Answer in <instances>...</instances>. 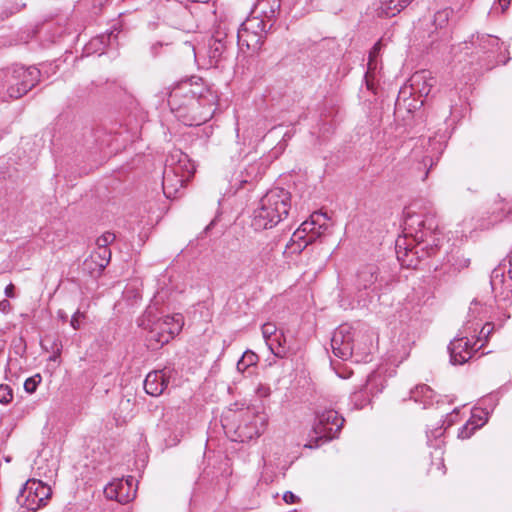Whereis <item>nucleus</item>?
<instances>
[{"label": "nucleus", "mask_w": 512, "mask_h": 512, "mask_svg": "<svg viewBox=\"0 0 512 512\" xmlns=\"http://www.w3.org/2000/svg\"><path fill=\"white\" fill-rule=\"evenodd\" d=\"M403 235L395 242L397 259L403 267L416 268L424 256L439 249L441 232L433 215H420L406 209Z\"/></svg>", "instance_id": "obj_1"}, {"label": "nucleus", "mask_w": 512, "mask_h": 512, "mask_svg": "<svg viewBox=\"0 0 512 512\" xmlns=\"http://www.w3.org/2000/svg\"><path fill=\"white\" fill-rule=\"evenodd\" d=\"M201 79H187L176 84L168 93V105L175 117L186 126H199L208 121L209 106L196 116H189L190 105L197 104V97H201L209 88L199 82Z\"/></svg>", "instance_id": "obj_2"}, {"label": "nucleus", "mask_w": 512, "mask_h": 512, "mask_svg": "<svg viewBox=\"0 0 512 512\" xmlns=\"http://www.w3.org/2000/svg\"><path fill=\"white\" fill-rule=\"evenodd\" d=\"M291 194L283 188H273L260 199L251 215V227L256 231L271 229L287 217Z\"/></svg>", "instance_id": "obj_3"}, {"label": "nucleus", "mask_w": 512, "mask_h": 512, "mask_svg": "<svg viewBox=\"0 0 512 512\" xmlns=\"http://www.w3.org/2000/svg\"><path fill=\"white\" fill-rule=\"evenodd\" d=\"M138 325L147 331V346L156 350L179 334L183 326V317L180 314L159 316L157 309L150 306L138 319Z\"/></svg>", "instance_id": "obj_4"}, {"label": "nucleus", "mask_w": 512, "mask_h": 512, "mask_svg": "<svg viewBox=\"0 0 512 512\" xmlns=\"http://www.w3.org/2000/svg\"><path fill=\"white\" fill-rule=\"evenodd\" d=\"M266 425V415L250 409L226 416L222 423L231 440L242 443L259 437L264 432Z\"/></svg>", "instance_id": "obj_5"}, {"label": "nucleus", "mask_w": 512, "mask_h": 512, "mask_svg": "<svg viewBox=\"0 0 512 512\" xmlns=\"http://www.w3.org/2000/svg\"><path fill=\"white\" fill-rule=\"evenodd\" d=\"M194 171V165L187 154L180 150L172 151L166 159L163 171L164 195L169 199L176 198Z\"/></svg>", "instance_id": "obj_6"}, {"label": "nucleus", "mask_w": 512, "mask_h": 512, "mask_svg": "<svg viewBox=\"0 0 512 512\" xmlns=\"http://www.w3.org/2000/svg\"><path fill=\"white\" fill-rule=\"evenodd\" d=\"M275 259L274 246L271 243L250 242L240 251L239 275L253 278L262 273Z\"/></svg>", "instance_id": "obj_7"}, {"label": "nucleus", "mask_w": 512, "mask_h": 512, "mask_svg": "<svg viewBox=\"0 0 512 512\" xmlns=\"http://www.w3.org/2000/svg\"><path fill=\"white\" fill-rule=\"evenodd\" d=\"M327 216L322 212H314L310 218L304 221L293 233L287 243L284 254L286 256L300 254L308 245L320 238L328 229Z\"/></svg>", "instance_id": "obj_8"}, {"label": "nucleus", "mask_w": 512, "mask_h": 512, "mask_svg": "<svg viewBox=\"0 0 512 512\" xmlns=\"http://www.w3.org/2000/svg\"><path fill=\"white\" fill-rule=\"evenodd\" d=\"M7 85L14 99L27 94L40 81V70L35 66L13 65L4 69Z\"/></svg>", "instance_id": "obj_9"}, {"label": "nucleus", "mask_w": 512, "mask_h": 512, "mask_svg": "<svg viewBox=\"0 0 512 512\" xmlns=\"http://www.w3.org/2000/svg\"><path fill=\"white\" fill-rule=\"evenodd\" d=\"M269 30V23L259 16L247 18L237 30V41L240 48L246 47L258 51Z\"/></svg>", "instance_id": "obj_10"}, {"label": "nucleus", "mask_w": 512, "mask_h": 512, "mask_svg": "<svg viewBox=\"0 0 512 512\" xmlns=\"http://www.w3.org/2000/svg\"><path fill=\"white\" fill-rule=\"evenodd\" d=\"M344 418L334 409L318 410L316 412L313 430L320 439L332 440L342 429Z\"/></svg>", "instance_id": "obj_11"}, {"label": "nucleus", "mask_w": 512, "mask_h": 512, "mask_svg": "<svg viewBox=\"0 0 512 512\" xmlns=\"http://www.w3.org/2000/svg\"><path fill=\"white\" fill-rule=\"evenodd\" d=\"M355 331L348 324H342L335 329L331 338L333 354L341 359L348 360L354 352Z\"/></svg>", "instance_id": "obj_12"}, {"label": "nucleus", "mask_w": 512, "mask_h": 512, "mask_svg": "<svg viewBox=\"0 0 512 512\" xmlns=\"http://www.w3.org/2000/svg\"><path fill=\"white\" fill-rule=\"evenodd\" d=\"M475 342L473 345L468 339L467 335L460 338L453 339L448 345L450 353V362L453 365L464 364L467 362L479 348L476 347Z\"/></svg>", "instance_id": "obj_13"}, {"label": "nucleus", "mask_w": 512, "mask_h": 512, "mask_svg": "<svg viewBox=\"0 0 512 512\" xmlns=\"http://www.w3.org/2000/svg\"><path fill=\"white\" fill-rule=\"evenodd\" d=\"M409 83L410 94L422 98L430 94L431 89L436 84V79L432 76L430 71L421 70L411 76Z\"/></svg>", "instance_id": "obj_14"}, {"label": "nucleus", "mask_w": 512, "mask_h": 512, "mask_svg": "<svg viewBox=\"0 0 512 512\" xmlns=\"http://www.w3.org/2000/svg\"><path fill=\"white\" fill-rule=\"evenodd\" d=\"M379 269L374 264L362 266L356 274L355 287L361 292L362 290H376V282L378 280Z\"/></svg>", "instance_id": "obj_15"}, {"label": "nucleus", "mask_w": 512, "mask_h": 512, "mask_svg": "<svg viewBox=\"0 0 512 512\" xmlns=\"http://www.w3.org/2000/svg\"><path fill=\"white\" fill-rule=\"evenodd\" d=\"M169 378L166 369L152 371L144 380L145 392L153 397L160 396L167 388Z\"/></svg>", "instance_id": "obj_16"}, {"label": "nucleus", "mask_w": 512, "mask_h": 512, "mask_svg": "<svg viewBox=\"0 0 512 512\" xmlns=\"http://www.w3.org/2000/svg\"><path fill=\"white\" fill-rule=\"evenodd\" d=\"M218 103V94L212 88H208L205 93L202 94L201 97H197V104L190 105L188 110L189 116H196L206 109L205 107L209 106V116L208 120H210L217 109Z\"/></svg>", "instance_id": "obj_17"}, {"label": "nucleus", "mask_w": 512, "mask_h": 512, "mask_svg": "<svg viewBox=\"0 0 512 512\" xmlns=\"http://www.w3.org/2000/svg\"><path fill=\"white\" fill-rule=\"evenodd\" d=\"M280 7L281 0H258L253 13L269 23V29H271L279 14Z\"/></svg>", "instance_id": "obj_18"}, {"label": "nucleus", "mask_w": 512, "mask_h": 512, "mask_svg": "<svg viewBox=\"0 0 512 512\" xmlns=\"http://www.w3.org/2000/svg\"><path fill=\"white\" fill-rule=\"evenodd\" d=\"M33 479H29L23 485V488L20 490L17 496V503L21 507H25L26 509L36 512L41 508L40 504L37 501V487L32 485Z\"/></svg>", "instance_id": "obj_19"}, {"label": "nucleus", "mask_w": 512, "mask_h": 512, "mask_svg": "<svg viewBox=\"0 0 512 512\" xmlns=\"http://www.w3.org/2000/svg\"><path fill=\"white\" fill-rule=\"evenodd\" d=\"M226 37V35L223 36L220 32H217L216 35L213 36L209 41L208 57L211 64L216 65L225 57V54L228 52V42Z\"/></svg>", "instance_id": "obj_20"}, {"label": "nucleus", "mask_w": 512, "mask_h": 512, "mask_svg": "<svg viewBox=\"0 0 512 512\" xmlns=\"http://www.w3.org/2000/svg\"><path fill=\"white\" fill-rule=\"evenodd\" d=\"M469 43L484 54L494 53L500 49V39L492 35H472Z\"/></svg>", "instance_id": "obj_21"}, {"label": "nucleus", "mask_w": 512, "mask_h": 512, "mask_svg": "<svg viewBox=\"0 0 512 512\" xmlns=\"http://www.w3.org/2000/svg\"><path fill=\"white\" fill-rule=\"evenodd\" d=\"M266 171V166L262 161H255L250 163L241 174V179L239 180L240 186L245 183H252L259 178H261Z\"/></svg>", "instance_id": "obj_22"}, {"label": "nucleus", "mask_w": 512, "mask_h": 512, "mask_svg": "<svg viewBox=\"0 0 512 512\" xmlns=\"http://www.w3.org/2000/svg\"><path fill=\"white\" fill-rule=\"evenodd\" d=\"M114 31H110L107 34H101L92 38L89 43L85 46V52L87 54L96 53L101 55L104 53L106 46L112 44V37Z\"/></svg>", "instance_id": "obj_23"}, {"label": "nucleus", "mask_w": 512, "mask_h": 512, "mask_svg": "<svg viewBox=\"0 0 512 512\" xmlns=\"http://www.w3.org/2000/svg\"><path fill=\"white\" fill-rule=\"evenodd\" d=\"M434 397V391L425 384L417 385L410 391V399L422 404L424 408L432 405Z\"/></svg>", "instance_id": "obj_24"}, {"label": "nucleus", "mask_w": 512, "mask_h": 512, "mask_svg": "<svg viewBox=\"0 0 512 512\" xmlns=\"http://www.w3.org/2000/svg\"><path fill=\"white\" fill-rule=\"evenodd\" d=\"M412 0H384L381 3L380 15L394 17L400 13Z\"/></svg>", "instance_id": "obj_25"}, {"label": "nucleus", "mask_w": 512, "mask_h": 512, "mask_svg": "<svg viewBox=\"0 0 512 512\" xmlns=\"http://www.w3.org/2000/svg\"><path fill=\"white\" fill-rule=\"evenodd\" d=\"M270 351L278 358H284L289 352L287 340L282 331H279L274 338L268 341Z\"/></svg>", "instance_id": "obj_26"}, {"label": "nucleus", "mask_w": 512, "mask_h": 512, "mask_svg": "<svg viewBox=\"0 0 512 512\" xmlns=\"http://www.w3.org/2000/svg\"><path fill=\"white\" fill-rule=\"evenodd\" d=\"M119 482V503L126 504L132 501L136 495V489L133 488L134 478L129 476L127 479H118Z\"/></svg>", "instance_id": "obj_27"}, {"label": "nucleus", "mask_w": 512, "mask_h": 512, "mask_svg": "<svg viewBox=\"0 0 512 512\" xmlns=\"http://www.w3.org/2000/svg\"><path fill=\"white\" fill-rule=\"evenodd\" d=\"M111 250L109 248L97 247L91 255V260L95 262L99 270H103L110 262Z\"/></svg>", "instance_id": "obj_28"}, {"label": "nucleus", "mask_w": 512, "mask_h": 512, "mask_svg": "<svg viewBox=\"0 0 512 512\" xmlns=\"http://www.w3.org/2000/svg\"><path fill=\"white\" fill-rule=\"evenodd\" d=\"M32 485L37 487L36 493L38 504H40L41 507L45 506L52 494L50 486L37 479H33Z\"/></svg>", "instance_id": "obj_29"}, {"label": "nucleus", "mask_w": 512, "mask_h": 512, "mask_svg": "<svg viewBox=\"0 0 512 512\" xmlns=\"http://www.w3.org/2000/svg\"><path fill=\"white\" fill-rule=\"evenodd\" d=\"M258 362V356L251 350H247L243 353L242 357L237 362V370L239 372H245L249 367L256 365Z\"/></svg>", "instance_id": "obj_30"}, {"label": "nucleus", "mask_w": 512, "mask_h": 512, "mask_svg": "<svg viewBox=\"0 0 512 512\" xmlns=\"http://www.w3.org/2000/svg\"><path fill=\"white\" fill-rule=\"evenodd\" d=\"M378 68V61L374 58H368L367 70L364 75V80L368 90H374V76Z\"/></svg>", "instance_id": "obj_31"}, {"label": "nucleus", "mask_w": 512, "mask_h": 512, "mask_svg": "<svg viewBox=\"0 0 512 512\" xmlns=\"http://www.w3.org/2000/svg\"><path fill=\"white\" fill-rule=\"evenodd\" d=\"M452 14V10L449 8H445L439 10L434 15L433 24L436 28H443L449 21V18Z\"/></svg>", "instance_id": "obj_32"}, {"label": "nucleus", "mask_w": 512, "mask_h": 512, "mask_svg": "<svg viewBox=\"0 0 512 512\" xmlns=\"http://www.w3.org/2000/svg\"><path fill=\"white\" fill-rule=\"evenodd\" d=\"M10 99H14L10 93V89L7 85V79L4 69L0 70V102H7Z\"/></svg>", "instance_id": "obj_33"}, {"label": "nucleus", "mask_w": 512, "mask_h": 512, "mask_svg": "<svg viewBox=\"0 0 512 512\" xmlns=\"http://www.w3.org/2000/svg\"><path fill=\"white\" fill-rule=\"evenodd\" d=\"M493 331L494 325L492 323H486L481 327L480 332L475 341V344L480 343V345H478V348L481 349L484 346V344L488 341V338L493 333Z\"/></svg>", "instance_id": "obj_34"}, {"label": "nucleus", "mask_w": 512, "mask_h": 512, "mask_svg": "<svg viewBox=\"0 0 512 512\" xmlns=\"http://www.w3.org/2000/svg\"><path fill=\"white\" fill-rule=\"evenodd\" d=\"M105 496L110 500H115L119 502V482L118 479H114L110 483H108L104 488Z\"/></svg>", "instance_id": "obj_35"}, {"label": "nucleus", "mask_w": 512, "mask_h": 512, "mask_svg": "<svg viewBox=\"0 0 512 512\" xmlns=\"http://www.w3.org/2000/svg\"><path fill=\"white\" fill-rule=\"evenodd\" d=\"M41 376L40 374H36L32 377H29L24 382V389L28 393H34L38 387V385L41 383Z\"/></svg>", "instance_id": "obj_36"}, {"label": "nucleus", "mask_w": 512, "mask_h": 512, "mask_svg": "<svg viewBox=\"0 0 512 512\" xmlns=\"http://www.w3.org/2000/svg\"><path fill=\"white\" fill-rule=\"evenodd\" d=\"M487 421V417L485 418V421L482 422L481 424H474L473 422H469L467 423L466 425H464L460 431H459V437H461L462 439H465V438H469L473 432L481 427L485 422Z\"/></svg>", "instance_id": "obj_37"}, {"label": "nucleus", "mask_w": 512, "mask_h": 512, "mask_svg": "<svg viewBox=\"0 0 512 512\" xmlns=\"http://www.w3.org/2000/svg\"><path fill=\"white\" fill-rule=\"evenodd\" d=\"M261 330L267 345L268 341L270 342V339L274 338L275 335L279 332L275 325L272 323L263 324Z\"/></svg>", "instance_id": "obj_38"}, {"label": "nucleus", "mask_w": 512, "mask_h": 512, "mask_svg": "<svg viewBox=\"0 0 512 512\" xmlns=\"http://www.w3.org/2000/svg\"><path fill=\"white\" fill-rule=\"evenodd\" d=\"M13 399V390L9 385H0V403L8 404Z\"/></svg>", "instance_id": "obj_39"}, {"label": "nucleus", "mask_w": 512, "mask_h": 512, "mask_svg": "<svg viewBox=\"0 0 512 512\" xmlns=\"http://www.w3.org/2000/svg\"><path fill=\"white\" fill-rule=\"evenodd\" d=\"M115 238V234L111 232H105L97 238L96 245L97 247L109 248L108 246L114 242Z\"/></svg>", "instance_id": "obj_40"}, {"label": "nucleus", "mask_w": 512, "mask_h": 512, "mask_svg": "<svg viewBox=\"0 0 512 512\" xmlns=\"http://www.w3.org/2000/svg\"><path fill=\"white\" fill-rule=\"evenodd\" d=\"M86 318L85 312H82L80 310H77L71 317L70 325L73 329L79 330L81 328V325L83 321Z\"/></svg>", "instance_id": "obj_41"}, {"label": "nucleus", "mask_w": 512, "mask_h": 512, "mask_svg": "<svg viewBox=\"0 0 512 512\" xmlns=\"http://www.w3.org/2000/svg\"><path fill=\"white\" fill-rule=\"evenodd\" d=\"M469 265H470L469 258H465L463 256L453 257L452 266L454 267L455 271H461L462 269L467 268Z\"/></svg>", "instance_id": "obj_42"}, {"label": "nucleus", "mask_w": 512, "mask_h": 512, "mask_svg": "<svg viewBox=\"0 0 512 512\" xmlns=\"http://www.w3.org/2000/svg\"><path fill=\"white\" fill-rule=\"evenodd\" d=\"M382 49V42L381 40L377 41L373 47L371 48V50L369 51V55H368V58H374V59H377L379 54H380V51Z\"/></svg>", "instance_id": "obj_43"}, {"label": "nucleus", "mask_w": 512, "mask_h": 512, "mask_svg": "<svg viewBox=\"0 0 512 512\" xmlns=\"http://www.w3.org/2000/svg\"><path fill=\"white\" fill-rule=\"evenodd\" d=\"M270 392V387L263 384L258 385L256 389V393L260 397H267L270 395Z\"/></svg>", "instance_id": "obj_44"}, {"label": "nucleus", "mask_w": 512, "mask_h": 512, "mask_svg": "<svg viewBox=\"0 0 512 512\" xmlns=\"http://www.w3.org/2000/svg\"><path fill=\"white\" fill-rule=\"evenodd\" d=\"M297 499H298V497L291 491H287L283 495V500L288 504L295 503Z\"/></svg>", "instance_id": "obj_45"}, {"label": "nucleus", "mask_w": 512, "mask_h": 512, "mask_svg": "<svg viewBox=\"0 0 512 512\" xmlns=\"http://www.w3.org/2000/svg\"><path fill=\"white\" fill-rule=\"evenodd\" d=\"M362 394H363L362 391H360L353 395V400L355 401V405L359 408L364 407V405H366V403H367V400L362 401L360 404L357 403L358 398H360L362 396Z\"/></svg>", "instance_id": "obj_46"}, {"label": "nucleus", "mask_w": 512, "mask_h": 512, "mask_svg": "<svg viewBox=\"0 0 512 512\" xmlns=\"http://www.w3.org/2000/svg\"><path fill=\"white\" fill-rule=\"evenodd\" d=\"M10 309V302L6 299L0 301V311L7 312Z\"/></svg>", "instance_id": "obj_47"}, {"label": "nucleus", "mask_w": 512, "mask_h": 512, "mask_svg": "<svg viewBox=\"0 0 512 512\" xmlns=\"http://www.w3.org/2000/svg\"><path fill=\"white\" fill-rule=\"evenodd\" d=\"M13 291H14V286H13V284H9V285H8V286H6V288H5V295H6L7 297H14V293H13Z\"/></svg>", "instance_id": "obj_48"}, {"label": "nucleus", "mask_w": 512, "mask_h": 512, "mask_svg": "<svg viewBox=\"0 0 512 512\" xmlns=\"http://www.w3.org/2000/svg\"><path fill=\"white\" fill-rule=\"evenodd\" d=\"M499 276H503V274L502 273L500 274L498 270H494L493 274H492V279H491V284H492L493 287L496 285V279Z\"/></svg>", "instance_id": "obj_49"}, {"label": "nucleus", "mask_w": 512, "mask_h": 512, "mask_svg": "<svg viewBox=\"0 0 512 512\" xmlns=\"http://www.w3.org/2000/svg\"><path fill=\"white\" fill-rule=\"evenodd\" d=\"M508 278H509V281L512 282V253L509 255Z\"/></svg>", "instance_id": "obj_50"}, {"label": "nucleus", "mask_w": 512, "mask_h": 512, "mask_svg": "<svg viewBox=\"0 0 512 512\" xmlns=\"http://www.w3.org/2000/svg\"><path fill=\"white\" fill-rule=\"evenodd\" d=\"M428 143H429L430 146H432L434 144H437L439 146L438 152L441 153V151H442V148H441L442 144L440 142H436L435 139L429 138Z\"/></svg>", "instance_id": "obj_51"}, {"label": "nucleus", "mask_w": 512, "mask_h": 512, "mask_svg": "<svg viewBox=\"0 0 512 512\" xmlns=\"http://www.w3.org/2000/svg\"><path fill=\"white\" fill-rule=\"evenodd\" d=\"M479 305V302L476 301V300H473L471 302V305H470V308H469V311L470 312H474L476 310V307Z\"/></svg>", "instance_id": "obj_52"}, {"label": "nucleus", "mask_w": 512, "mask_h": 512, "mask_svg": "<svg viewBox=\"0 0 512 512\" xmlns=\"http://www.w3.org/2000/svg\"><path fill=\"white\" fill-rule=\"evenodd\" d=\"M58 317L62 320V321H66L67 320V314L62 311V310H59L58 311Z\"/></svg>", "instance_id": "obj_53"}, {"label": "nucleus", "mask_w": 512, "mask_h": 512, "mask_svg": "<svg viewBox=\"0 0 512 512\" xmlns=\"http://www.w3.org/2000/svg\"><path fill=\"white\" fill-rule=\"evenodd\" d=\"M502 211H505L506 214L512 213V205L506 204L505 208H502Z\"/></svg>", "instance_id": "obj_54"}, {"label": "nucleus", "mask_w": 512, "mask_h": 512, "mask_svg": "<svg viewBox=\"0 0 512 512\" xmlns=\"http://www.w3.org/2000/svg\"><path fill=\"white\" fill-rule=\"evenodd\" d=\"M60 355V350L58 349L56 353H54L51 357H50V360L51 361H56L57 358L59 357Z\"/></svg>", "instance_id": "obj_55"}, {"label": "nucleus", "mask_w": 512, "mask_h": 512, "mask_svg": "<svg viewBox=\"0 0 512 512\" xmlns=\"http://www.w3.org/2000/svg\"><path fill=\"white\" fill-rule=\"evenodd\" d=\"M428 160H429L430 162H432V158H431L430 156H425V158H424V160H423V161H424V165H427V161H428ZM432 165H433V163H431V166H432Z\"/></svg>", "instance_id": "obj_56"}, {"label": "nucleus", "mask_w": 512, "mask_h": 512, "mask_svg": "<svg viewBox=\"0 0 512 512\" xmlns=\"http://www.w3.org/2000/svg\"><path fill=\"white\" fill-rule=\"evenodd\" d=\"M375 377V374L372 373L369 375L368 379H367V385H369V383L372 381V379Z\"/></svg>", "instance_id": "obj_57"}, {"label": "nucleus", "mask_w": 512, "mask_h": 512, "mask_svg": "<svg viewBox=\"0 0 512 512\" xmlns=\"http://www.w3.org/2000/svg\"><path fill=\"white\" fill-rule=\"evenodd\" d=\"M112 31H114V35L112 37V41H114V40H116L117 34H119V31H116V29H113Z\"/></svg>", "instance_id": "obj_58"}, {"label": "nucleus", "mask_w": 512, "mask_h": 512, "mask_svg": "<svg viewBox=\"0 0 512 512\" xmlns=\"http://www.w3.org/2000/svg\"><path fill=\"white\" fill-rule=\"evenodd\" d=\"M290 138H291V134L289 132H286L284 134L283 140L290 139Z\"/></svg>", "instance_id": "obj_59"}, {"label": "nucleus", "mask_w": 512, "mask_h": 512, "mask_svg": "<svg viewBox=\"0 0 512 512\" xmlns=\"http://www.w3.org/2000/svg\"><path fill=\"white\" fill-rule=\"evenodd\" d=\"M158 46L160 47V46H161V44H160V43H157V44L152 45V49H153V50H154V49H158Z\"/></svg>", "instance_id": "obj_60"}, {"label": "nucleus", "mask_w": 512, "mask_h": 512, "mask_svg": "<svg viewBox=\"0 0 512 512\" xmlns=\"http://www.w3.org/2000/svg\"><path fill=\"white\" fill-rule=\"evenodd\" d=\"M158 46L160 47V46H161V44H160V43H157V44L152 45V49H153V50H154V49H158Z\"/></svg>", "instance_id": "obj_61"}, {"label": "nucleus", "mask_w": 512, "mask_h": 512, "mask_svg": "<svg viewBox=\"0 0 512 512\" xmlns=\"http://www.w3.org/2000/svg\"><path fill=\"white\" fill-rule=\"evenodd\" d=\"M497 62H501L503 64H506L507 60H504V59H498Z\"/></svg>", "instance_id": "obj_62"}]
</instances>
